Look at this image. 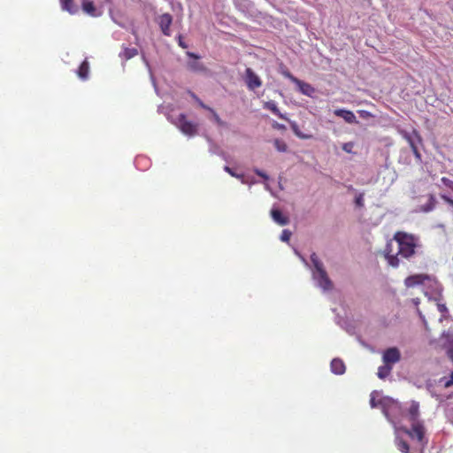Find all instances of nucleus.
<instances>
[{"label": "nucleus", "mask_w": 453, "mask_h": 453, "mask_svg": "<svg viewBox=\"0 0 453 453\" xmlns=\"http://www.w3.org/2000/svg\"><path fill=\"white\" fill-rule=\"evenodd\" d=\"M393 240L397 242L398 251L394 254L391 242H388L384 250V256L389 265L397 267L400 264L398 256L403 258H411L416 253V249L420 247L418 236L408 234L403 231H397L393 236Z\"/></svg>", "instance_id": "obj_1"}, {"label": "nucleus", "mask_w": 453, "mask_h": 453, "mask_svg": "<svg viewBox=\"0 0 453 453\" xmlns=\"http://www.w3.org/2000/svg\"><path fill=\"white\" fill-rule=\"evenodd\" d=\"M404 285L406 288H414L416 286H423L425 290V295H428V290L431 291V294H439L441 291V286L437 279L426 273H418L408 276L404 280Z\"/></svg>", "instance_id": "obj_2"}, {"label": "nucleus", "mask_w": 453, "mask_h": 453, "mask_svg": "<svg viewBox=\"0 0 453 453\" xmlns=\"http://www.w3.org/2000/svg\"><path fill=\"white\" fill-rule=\"evenodd\" d=\"M398 429L406 434L410 438L416 439L421 444L422 448L426 446L427 442L425 441L426 429L422 422L411 424V428L402 426Z\"/></svg>", "instance_id": "obj_3"}, {"label": "nucleus", "mask_w": 453, "mask_h": 453, "mask_svg": "<svg viewBox=\"0 0 453 453\" xmlns=\"http://www.w3.org/2000/svg\"><path fill=\"white\" fill-rule=\"evenodd\" d=\"M173 124L185 134L192 136L197 133V125L187 119L184 113H180Z\"/></svg>", "instance_id": "obj_4"}, {"label": "nucleus", "mask_w": 453, "mask_h": 453, "mask_svg": "<svg viewBox=\"0 0 453 453\" xmlns=\"http://www.w3.org/2000/svg\"><path fill=\"white\" fill-rule=\"evenodd\" d=\"M244 81L250 90H255L262 86L261 79L250 67L245 70Z\"/></svg>", "instance_id": "obj_5"}, {"label": "nucleus", "mask_w": 453, "mask_h": 453, "mask_svg": "<svg viewBox=\"0 0 453 453\" xmlns=\"http://www.w3.org/2000/svg\"><path fill=\"white\" fill-rule=\"evenodd\" d=\"M401 359V353L395 347L388 348L383 352L382 360L384 364L391 365L399 362Z\"/></svg>", "instance_id": "obj_6"}, {"label": "nucleus", "mask_w": 453, "mask_h": 453, "mask_svg": "<svg viewBox=\"0 0 453 453\" xmlns=\"http://www.w3.org/2000/svg\"><path fill=\"white\" fill-rule=\"evenodd\" d=\"M173 23V17L169 13H164L157 18V24L162 33L166 35H171L170 27Z\"/></svg>", "instance_id": "obj_7"}, {"label": "nucleus", "mask_w": 453, "mask_h": 453, "mask_svg": "<svg viewBox=\"0 0 453 453\" xmlns=\"http://www.w3.org/2000/svg\"><path fill=\"white\" fill-rule=\"evenodd\" d=\"M313 276L318 280L319 287H321L323 289L329 290L332 288V281L328 278L327 273L324 268L318 272L315 271L313 273Z\"/></svg>", "instance_id": "obj_8"}, {"label": "nucleus", "mask_w": 453, "mask_h": 453, "mask_svg": "<svg viewBox=\"0 0 453 453\" xmlns=\"http://www.w3.org/2000/svg\"><path fill=\"white\" fill-rule=\"evenodd\" d=\"M187 55L193 58V60L188 61L187 64L188 68L195 73H203L206 72V67L203 65V63L199 62L200 57L193 52H187Z\"/></svg>", "instance_id": "obj_9"}, {"label": "nucleus", "mask_w": 453, "mask_h": 453, "mask_svg": "<svg viewBox=\"0 0 453 453\" xmlns=\"http://www.w3.org/2000/svg\"><path fill=\"white\" fill-rule=\"evenodd\" d=\"M402 136L407 141L410 147L411 148L413 145H417L418 143L422 142V137L418 130L413 129L411 133H408L406 131H401Z\"/></svg>", "instance_id": "obj_10"}, {"label": "nucleus", "mask_w": 453, "mask_h": 453, "mask_svg": "<svg viewBox=\"0 0 453 453\" xmlns=\"http://www.w3.org/2000/svg\"><path fill=\"white\" fill-rule=\"evenodd\" d=\"M294 84H296L299 91L305 96H312L315 92V88L309 83L304 82L299 79H294Z\"/></svg>", "instance_id": "obj_11"}, {"label": "nucleus", "mask_w": 453, "mask_h": 453, "mask_svg": "<svg viewBox=\"0 0 453 453\" xmlns=\"http://www.w3.org/2000/svg\"><path fill=\"white\" fill-rule=\"evenodd\" d=\"M334 113L335 116L342 118L349 124L357 122L355 114L349 110L337 109Z\"/></svg>", "instance_id": "obj_12"}, {"label": "nucleus", "mask_w": 453, "mask_h": 453, "mask_svg": "<svg viewBox=\"0 0 453 453\" xmlns=\"http://www.w3.org/2000/svg\"><path fill=\"white\" fill-rule=\"evenodd\" d=\"M408 415L410 421L413 424L420 422L418 420L419 416V404L417 402H412L408 409Z\"/></svg>", "instance_id": "obj_13"}, {"label": "nucleus", "mask_w": 453, "mask_h": 453, "mask_svg": "<svg viewBox=\"0 0 453 453\" xmlns=\"http://www.w3.org/2000/svg\"><path fill=\"white\" fill-rule=\"evenodd\" d=\"M271 216L273 219L280 226H286L289 222L288 217L283 215L282 212L278 209L272 210Z\"/></svg>", "instance_id": "obj_14"}, {"label": "nucleus", "mask_w": 453, "mask_h": 453, "mask_svg": "<svg viewBox=\"0 0 453 453\" xmlns=\"http://www.w3.org/2000/svg\"><path fill=\"white\" fill-rule=\"evenodd\" d=\"M331 371L337 375H342L345 372L346 366L342 359L334 358L331 362Z\"/></svg>", "instance_id": "obj_15"}, {"label": "nucleus", "mask_w": 453, "mask_h": 453, "mask_svg": "<svg viewBox=\"0 0 453 453\" xmlns=\"http://www.w3.org/2000/svg\"><path fill=\"white\" fill-rule=\"evenodd\" d=\"M137 55H138L137 49L123 46V50L119 53V58L125 61H127Z\"/></svg>", "instance_id": "obj_16"}, {"label": "nucleus", "mask_w": 453, "mask_h": 453, "mask_svg": "<svg viewBox=\"0 0 453 453\" xmlns=\"http://www.w3.org/2000/svg\"><path fill=\"white\" fill-rule=\"evenodd\" d=\"M62 10L68 12L70 14L78 12L79 8L73 4V0H60Z\"/></svg>", "instance_id": "obj_17"}, {"label": "nucleus", "mask_w": 453, "mask_h": 453, "mask_svg": "<svg viewBox=\"0 0 453 453\" xmlns=\"http://www.w3.org/2000/svg\"><path fill=\"white\" fill-rule=\"evenodd\" d=\"M264 108L271 111L273 114H275L281 119H285V120L288 119L287 117L280 111V110L277 107V104L274 101L265 102L264 104Z\"/></svg>", "instance_id": "obj_18"}, {"label": "nucleus", "mask_w": 453, "mask_h": 453, "mask_svg": "<svg viewBox=\"0 0 453 453\" xmlns=\"http://www.w3.org/2000/svg\"><path fill=\"white\" fill-rule=\"evenodd\" d=\"M82 10L90 16H96V10L94 3L90 0H81Z\"/></svg>", "instance_id": "obj_19"}, {"label": "nucleus", "mask_w": 453, "mask_h": 453, "mask_svg": "<svg viewBox=\"0 0 453 453\" xmlns=\"http://www.w3.org/2000/svg\"><path fill=\"white\" fill-rule=\"evenodd\" d=\"M89 73V65L88 60H84L79 66L77 74L81 80H87Z\"/></svg>", "instance_id": "obj_20"}, {"label": "nucleus", "mask_w": 453, "mask_h": 453, "mask_svg": "<svg viewBox=\"0 0 453 453\" xmlns=\"http://www.w3.org/2000/svg\"><path fill=\"white\" fill-rule=\"evenodd\" d=\"M392 366L388 365L387 364H384L383 365L380 366L378 368L377 375L380 379L384 380L386 379L392 371Z\"/></svg>", "instance_id": "obj_21"}, {"label": "nucleus", "mask_w": 453, "mask_h": 453, "mask_svg": "<svg viewBox=\"0 0 453 453\" xmlns=\"http://www.w3.org/2000/svg\"><path fill=\"white\" fill-rule=\"evenodd\" d=\"M442 340V346L446 349H448V347H453V334L450 332H444L441 335Z\"/></svg>", "instance_id": "obj_22"}, {"label": "nucleus", "mask_w": 453, "mask_h": 453, "mask_svg": "<svg viewBox=\"0 0 453 453\" xmlns=\"http://www.w3.org/2000/svg\"><path fill=\"white\" fill-rule=\"evenodd\" d=\"M395 445L397 449L403 452V453H411L410 451V446L408 442L402 438L396 437L395 438Z\"/></svg>", "instance_id": "obj_23"}, {"label": "nucleus", "mask_w": 453, "mask_h": 453, "mask_svg": "<svg viewBox=\"0 0 453 453\" xmlns=\"http://www.w3.org/2000/svg\"><path fill=\"white\" fill-rule=\"evenodd\" d=\"M273 144L276 150L280 152H285L288 150V145L286 142L280 139H275Z\"/></svg>", "instance_id": "obj_24"}, {"label": "nucleus", "mask_w": 453, "mask_h": 453, "mask_svg": "<svg viewBox=\"0 0 453 453\" xmlns=\"http://www.w3.org/2000/svg\"><path fill=\"white\" fill-rule=\"evenodd\" d=\"M311 260L315 267V271L318 272V271L323 269V265L320 262L319 257L315 253L311 254Z\"/></svg>", "instance_id": "obj_25"}, {"label": "nucleus", "mask_w": 453, "mask_h": 453, "mask_svg": "<svg viewBox=\"0 0 453 453\" xmlns=\"http://www.w3.org/2000/svg\"><path fill=\"white\" fill-rule=\"evenodd\" d=\"M188 93H189L190 96H191V97H192V98H193V99L197 103V104H198L201 108L205 109V110L210 109V107H209V106H207L206 104H204L203 103V101H202V100H201V99H200V98H199V97H198L195 93H193V92H191V91H189Z\"/></svg>", "instance_id": "obj_26"}, {"label": "nucleus", "mask_w": 453, "mask_h": 453, "mask_svg": "<svg viewBox=\"0 0 453 453\" xmlns=\"http://www.w3.org/2000/svg\"><path fill=\"white\" fill-rule=\"evenodd\" d=\"M441 381L443 383L445 388H449L453 386V372H451L449 378L443 377L441 379Z\"/></svg>", "instance_id": "obj_27"}, {"label": "nucleus", "mask_w": 453, "mask_h": 453, "mask_svg": "<svg viewBox=\"0 0 453 453\" xmlns=\"http://www.w3.org/2000/svg\"><path fill=\"white\" fill-rule=\"evenodd\" d=\"M291 235H292V233L289 230L284 229L281 233L280 240L282 242H289Z\"/></svg>", "instance_id": "obj_28"}, {"label": "nucleus", "mask_w": 453, "mask_h": 453, "mask_svg": "<svg viewBox=\"0 0 453 453\" xmlns=\"http://www.w3.org/2000/svg\"><path fill=\"white\" fill-rule=\"evenodd\" d=\"M353 147H354V143L352 142H345L342 145V150L348 153H351Z\"/></svg>", "instance_id": "obj_29"}, {"label": "nucleus", "mask_w": 453, "mask_h": 453, "mask_svg": "<svg viewBox=\"0 0 453 453\" xmlns=\"http://www.w3.org/2000/svg\"><path fill=\"white\" fill-rule=\"evenodd\" d=\"M441 181L446 186L448 187L449 188L451 189V188H453V180H449V178L447 177H442L441 179Z\"/></svg>", "instance_id": "obj_30"}, {"label": "nucleus", "mask_w": 453, "mask_h": 453, "mask_svg": "<svg viewBox=\"0 0 453 453\" xmlns=\"http://www.w3.org/2000/svg\"><path fill=\"white\" fill-rule=\"evenodd\" d=\"M355 203H356V205L357 207H363L364 206V198H363V195L362 194L358 195L356 197Z\"/></svg>", "instance_id": "obj_31"}, {"label": "nucleus", "mask_w": 453, "mask_h": 453, "mask_svg": "<svg viewBox=\"0 0 453 453\" xmlns=\"http://www.w3.org/2000/svg\"><path fill=\"white\" fill-rule=\"evenodd\" d=\"M292 128H293V131L295 132V134H296L298 137H300V138H302V139H307V138H309V136H308V135L303 134L302 133H300V132L297 130V128H296V124L292 125Z\"/></svg>", "instance_id": "obj_32"}, {"label": "nucleus", "mask_w": 453, "mask_h": 453, "mask_svg": "<svg viewBox=\"0 0 453 453\" xmlns=\"http://www.w3.org/2000/svg\"><path fill=\"white\" fill-rule=\"evenodd\" d=\"M411 149V151H412L413 155L415 156V157L418 158V160H420L421 159V154L418 151V149L417 145H413Z\"/></svg>", "instance_id": "obj_33"}, {"label": "nucleus", "mask_w": 453, "mask_h": 453, "mask_svg": "<svg viewBox=\"0 0 453 453\" xmlns=\"http://www.w3.org/2000/svg\"><path fill=\"white\" fill-rule=\"evenodd\" d=\"M208 111H210L213 114V117H214V119L216 120V122L218 124L221 125L222 121H221L220 118L219 117V115L217 114V112L211 107H210V109H208Z\"/></svg>", "instance_id": "obj_34"}, {"label": "nucleus", "mask_w": 453, "mask_h": 453, "mask_svg": "<svg viewBox=\"0 0 453 453\" xmlns=\"http://www.w3.org/2000/svg\"><path fill=\"white\" fill-rule=\"evenodd\" d=\"M254 172L257 175H258L259 177H262L265 180H268V178H269L265 173H264L263 171H261L259 169H256Z\"/></svg>", "instance_id": "obj_35"}, {"label": "nucleus", "mask_w": 453, "mask_h": 453, "mask_svg": "<svg viewBox=\"0 0 453 453\" xmlns=\"http://www.w3.org/2000/svg\"><path fill=\"white\" fill-rule=\"evenodd\" d=\"M441 198L453 207V199L449 198L446 195H441Z\"/></svg>", "instance_id": "obj_36"}, {"label": "nucleus", "mask_w": 453, "mask_h": 453, "mask_svg": "<svg viewBox=\"0 0 453 453\" xmlns=\"http://www.w3.org/2000/svg\"><path fill=\"white\" fill-rule=\"evenodd\" d=\"M225 171L228 173L231 176L239 178L240 176L236 174L229 166H225Z\"/></svg>", "instance_id": "obj_37"}, {"label": "nucleus", "mask_w": 453, "mask_h": 453, "mask_svg": "<svg viewBox=\"0 0 453 453\" xmlns=\"http://www.w3.org/2000/svg\"><path fill=\"white\" fill-rule=\"evenodd\" d=\"M437 308L441 313H445L448 311L446 305L443 303H438Z\"/></svg>", "instance_id": "obj_38"}, {"label": "nucleus", "mask_w": 453, "mask_h": 453, "mask_svg": "<svg viewBox=\"0 0 453 453\" xmlns=\"http://www.w3.org/2000/svg\"><path fill=\"white\" fill-rule=\"evenodd\" d=\"M284 76L286 78H288L289 81H291L293 83H294V79H297L296 77H295L293 74H291L289 72H284L283 73Z\"/></svg>", "instance_id": "obj_39"}, {"label": "nucleus", "mask_w": 453, "mask_h": 453, "mask_svg": "<svg viewBox=\"0 0 453 453\" xmlns=\"http://www.w3.org/2000/svg\"><path fill=\"white\" fill-rule=\"evenodd\" d=\"M179 45L183 48V49H186L188 46L186 45V43L182 41V38L181 36L180 35L179 36Z\"/></svg>", "instance_id": "obj_40"}, {"label": "nucleus", "mask_w": 453, "mask_h": 453, "mask_svg": "<svg viewBox=\"0 0 453 453\" xmlns=\"http://www.w3.org/2000/svg\"><path fill=\"white\" fill-rule=\"evenodd\" d=\"M273 127H276V128H278V129L284 128V126H283V125H280V124H278V123H275V124L273 125Z\"/></svg>", "instance_id": "obj_41"}, {"label": "nucleus", "mask_w": 453, "mask_h": 453, "mask_svg": "<svg viewBox=\"0 0 453 453\" xmlns=\"http://www.w3.org/2000/svg\"><path fill=\"white\" fill-rule=\"evenodd\" d=\"M370 403H371L372 407H375L376 406L375 400H374L373 397L371 398Z\"/></svg>", "instance_id": "obj_42"}, {"label": "nucleus", "mask_w": 453, "mask_h": 453, "mask_svg": "<svg viewBox=\"0 0 453 453\" xmlns=\"http://www.w3.org/2000/svg\"><path fill=\"white\" fill-rule=\"evenodd\" d=\"M413 303L418 306L419 304V299L418 298H415L412 300Z\"/></svg>", "instance_id": "obj_43"}, {"label": "nucleus", "mask_w": 453, "mask_h": 453, "mask_svg": "<svg viewBox=\"0 0 453 453\" xmlns=\"http://www.w3.org/2000/svg\"><path fill=\"white\" fill-rule=\"evenodd\" d=\"M418 314H419L420 318H423V316H422V314H421V311H420L418 309Z\"/></svg>", "instance_id": "obj_44"}]
</instances>
